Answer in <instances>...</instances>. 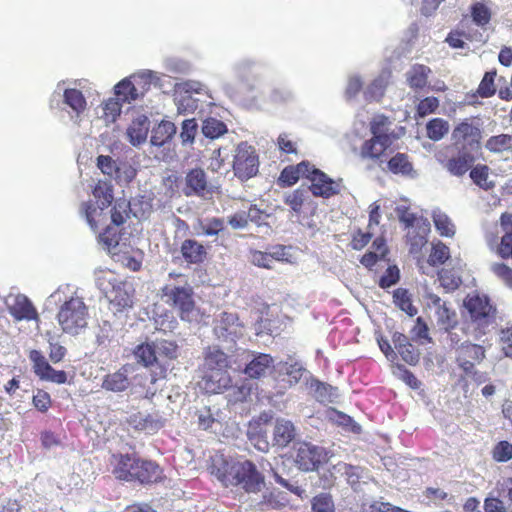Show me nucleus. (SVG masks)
I'll use <instances>...</instances> for the list:
<instances>
[{
    "label": "nucleus",
    "instance_id": "nucleus-1",
    "mask_svg": "<svg viewBox=\"0 0 512 512\" xmlns=\"http://www.w3.org/2000/svg\"><path fill=\"white\" fill-rule=\"evenodd\" d=\"M209 472L224 487H240L247 493H258L265 484L264 475L250 460L234 461L222 454L211 457Z\"/></svg>",
    "mask_w": 512,
    "mask_h": 512
},
{
    "label": "nucleus",
    "instance_id": "nucleus-2",
    "mask_svg": "<svg viewBox=\"0 0 512 512\" xmlns=\"http://www.w3.org/2000/svg\"><path fill=\"white\" fill-rule=\"evenodd\" d=\"M209 472L224 487H240L247 493H258L265 484L264 475L250 460L234 461L222 454L211 457Z\"/></svg>",
    "mask_w": 512,
    "mask_h": 512
},
{
    "label": "nucleus",
    "instance_id": "nucleus-3",
    "mask_svg": "<svg viewBox=\"0 0 512 512\" xmlns=\"http://www.w3.org/2000/svg\"><path fill=\"white\" fill-rule=\"evenodd\" d=\"M161 296L184 322L198 324L206 316L197 305L194 289L188 283L182 286L166 284L161 288Z\"/></svg>",
    "mask_w": 512,
    "mask_h": 512
},
{
    "label": "nucleus",
    "instance_id": "nucleus-4",
    "mask_svg": "<svg viewBox=\"0 0 512 512\" xmlns=\"http://www.w3.org/2000/svg\"><path fill=\"white\" fill-rule=\"evenodd\" d=\"M369 130L372 137L363 142L360 155L364 159L378 160L397 139V135L392 129V121L384 114H376L372 117Z\"/></svg>",
    "mask_w": 512,
    "mask_h": 512
},
{
    "label": "nucleus",
    "instance_id": "nucleus-5",
    "mask_svg": "<svg viewBox=\"0 0 512 512\" xmlns=\"http://www.w3.org/2000/svg\"><path fill=\"white\" fill-rule=\"evenodd\" d=\"M88 307L79 296L66 300L57 313L58 323L63 332L77 335L87 326Z\"/></svg>",
    "mask_w": 512,
    "mask_h": 512
},
{
    "label": "nucleus",
    "instance_id": "nucleus-6",
    "mask_svg": "<svg viewBox=\"0 0 512 512\" xmlns=\"http://www.w3.org/2000/svg\"><path fill=\"white\" fill-rule=\"evenodd\" d=\"M463 305L471 321L478 327L488 326L496 319L497 309L487 295L470 293L465 297Z\"/></svg>",
    "mask_w": 512,
    "mask_h": 512
},
{
    "label": "nucleus",
    "instance_id": "nucleus-7",
    "mask_svg": "<svg viewBox=\"0 0 512 512\" xmlns=\"http://www.w3.org/2000/svg\"><path fill=\"white\" fill-rule=\"evenodd\" d=\"M293 460L300 471L312 472L328 461V452L309 442H298L294 447Z\"/></svg>",
    "mask_w": 512,
    "mask_h": 512
},
{
    "label": "nucleus",
    "instance_id": "nucleus-8",
    "mask_svg": "<svg viewBox=\"0 0 512 512\" xmlns=\"http://www.w3.org/2000/svg\"><path fill=\"white\" fill-rule=\"evenodd\" d=\"M258 168L259 158L255 148L241 142L236 148L233 160L235 176L241 180H248L257 174Z\"/></svg>",
    "mask_w": 512,
    "mask_h": 512
},
{
    "label": "nucleus",
    "instance_id": "nucleus-9",
    "mask_svg": "<svg viewBox=\"0 0 512 512\" xmlns=\"http://www.w3.org/2000/svg\"><path fill=\"white\" fill-rule=\"evenodd\" d=\"M453 146L456 149L477 151L480 147L481 130L478 125L473 124L472 118H465L458 123L452 131Z\"/></svg>",
    "mask_w": 512,
    "mask_h": 512
},
{
    "label": "nucleus",
    "instance_id": "nucleus-10",
    "mask_svg": "<svg viewBox=\"0 0 512 512\" xmlns=\"http://www.w3.org/2000/svg\"><path fill=\"white\" fill-rule=\"evenodd\" d=\"M133 354L137 362L144 367H154V369L151 371L150 382L152 384L156 383L158 380L166 378L167 368L158 363L156 349L153 343H141L137 345L133 351Z\"/></svg>",
    "mask_w": 512,
    "mask_h": 512
},
{
    "label": "nucleus",
    "instance_id": "nucleus-11",
    "mask_svg": "<svg viewBox=\"0 0 512 512\" xmlns=\"http://www.w3.org/2000/svg\"><path fill=\"white\" fill-rule=\"evenodd\" d=\"M499 222L503 231L500 242H497L496 237L491 236L487 237V243L491 249L495 250L500 258L512 260V213L503 212L500 215Z\"/></svg>",
    "mask_w": 512,
    "mask_h": 512
},
{
    "label": "nucleus",
    "instance_id": "nucleus-12",
    "mask_svg": "<svg viewBox=\"0 0 512 512\" xmlns=\"http://www.w3.org/2000/svg\"><path fill=\"white\" fill-rule=\"evenodd\" d=\"M138 464L135 453H113L109 458V467L112 475L120 481L133 482Z\"/></svg>",
    "mask_w": 512,
    "mask_h": 512
},
{
    "label": "nucleus",
    "instance_id": "nucleus-13",
    "mask_svg": "<svg viewBox=\"0 0 512 512\" xmlns=\"http://www.w3.org/2000/svg\"><path fill=\"white\" fill-rule=\"evenodd\" d=\"M243 324L239 321L237 313L222 312L215 319L213 331L218 339L235 341L243 335Z\"/></svg>",
    "mask_w": 512,
    "mask_h": 512
},
{
    "label": "nucleus",
    "instance_id": "nucleus-14",
    "mask_svg": "<svg viewBox=\"0 0 512 512\" xmlns=\"http://www.w3.org/2000/svg\"><path fill=\"white\" fill-rule=\"evenodd\" d=\"M29 359L32 362L34 373L41 380L56 384H64L67 382V373L63 370H55L40 351L31 350L29 352Z\"/></svg>",
    "mask_w": 512,
    "mask_h": 512
},
{
    "label": "nucleus",
    "instance_id": "nucleus-15",
    "mask_svg": "<svg viewBox=\"0 0 512 512\" xmlns=\"http://www.w3.org/2000/svg\"><path fill=\"white\" fill-rule=\"evenodd\" d=\"M29 359L32 362L34 373L41 380L56 384H64L67 382V373L63 370H55L40 351L31 350L29 352Z\"/></svg>",
    "mask_w": 512,
    "mask_h": 512
},
{
    "label": "nucleus",
    "instance_id": "nucleus-16",
    "mask_svg": "<svg viewBox=\"0 0 512 512\" xmlns=\"http://www.w3.org/2000/svg\"><path fill=\"white\" fill-rule=\"evenodd\" d=\"M198 386L205 393L218 394L232 386V378L229 374V370H203L201 371Z\"/></svg>",
    "mask_w": 512,
    "mask_h": 512
},
{
    "label": "nucleus",
    "instance_id": "nucleus-17",
    "mask_svg": "<svg viewBox=\"0 0 512 512\" xmlns=\"http://www.w3.org/2000/svg\"><path fill=\"white\" fill-rule=\"evenodd\" d=\"M456 362L465 373H471L475 363L481 362L485 358L483 346L471 342L461 343L456 347Z\"/></svg>",
    "mask_w": 512,
    "mask_h": 512
},
{
    "label": "nucleus",
    "instance_id": "nucleus-18",
    "mask_svg": "<svg viewBox=\"0 0 512 512\" xmlns=\"http://www.w3.org/2000/svg\"><path fill=\"white\" fill-rule=\"evenodd\" d=\"M429 300L435 308V316L438 326L444 331L455 330L459 321L456 311L450 306V304L443 301L436 294H430Z\"/></svg>",
    "mask_w": 512,
    "mask_h": 512
},
{
    "label": "nucleus",
    "instance_id": "nucleus-19",
    "mask_svg": "<svg viewBox=\"0 0 512 512\" xmlns=\"http://www.w3.org/2000/svg\"><path fill=\"white\" fill-rule=\"evenodd\" d=\"M251 359L246 364L243 372L250 379L265 377L274 368V359L270 354L250 352Z\"/></svg>",
    "mask_w": 512,
    "mask_h": 512
},
{
    "label": "nucleus",
    "instance_id": "nucleus-20",
    "mask_svg": "<svg viewBox=\"0 0 512 512\" xmlns=\"http://www.w3.org/2000/svg\"><path fill=\"white\" fill-rule=\"evenodd\" d=\"M182 191L187 197H204L205 194L209 193L210 190L207 176L204 170L201 168H193L189 170L185 176V183Z\"/></svg>",
    "mask_w": 512,
    "mask_h": 512
},
{
    "label": "nucleus",
    "instance_id": "nucleus-21",
    "mask_svg": "<svg viewBox=\"0 0 512 512\" xmlns=\"http://www.w3.org/2000/svg\"><path fill=\"white\" fill-rule=\"evenodd\" d=\"M135 468L133 482L149 485L158 483L164 478L163 469L155 461L138 457V464Z\"/></svg>",
    "mask_w": 512,
    "mask_h": 512
},
{
    "label": "nucleus",
    "instance_id": "nucleus-22",
    "mask_svg": "<svg viewBox=\"0 0 512 512\" xmlns=\"http://www.w3.org/2000/svg\"><path fill=\"white\" fill-rule=\"evenodd\" d=\"M231 367L229 356L218 346H208L203 351V363L200 371L217 370L225 371Z\"/></svg>",
    "mask_w": 512,
    "mask_h": 512
},
{
    "label": "nucleus",
    "instance_id": "nucleus-23",
    "mask_svg": "<svg viewBox=\"0 0 512 512\" xmlns=\"http://www.w3.org/2000/svg\"><path fill=\"white\" fill-rule=\"evenodd\" d=\"M180 254L189 265H200L208 258V249L195 239H185L180 246Z\"/></svg>",
    "mask_w": 512,
    "mask_h": 512
},
{
    "label": "nucleus",
    "instance_id": "nucleus-24",
    "mask_svg": "<svg viewBox=\"0 0 512 512\" xmlns=\"http://www.w3.org/2000/svg\"><path fill=\"white\" fill-rule=\"evenodd\" d=\"M310 183L309 190L315 197L330 198L339 193L338 185L321 170L314 172Z\"/></svg>",
    "mask_w": 512,
    "mask_h": 512
},
{
    "label": "nucleus",
    "instance_id": "nucleus-25",
    "mask_svg": "<svg viewBox=\"0 0 512 512\" xmlns=\"http://www.w3.org/2000/svg\"><path fill=\"white\" fill-rule=\"evenodd\" d=\"M475 162L473 151L457 149V154L450 157L444 167L454 176H463Z\"/></svg>",
    "mask_w": 512,
    "mask_h": 512
},
{
    "label": "nucleus",
    "instance_id": "nucleus-26",
    "mask_svg": "<svg viewBox=\"0 0 512 512\" xmlns=\"http://www.w3.org/2000/svg\"><path fill=\"white\" fill-rule=\"evenodd\" d=\"M296 437V428L290 420L277 419L273 430V441L278 447H287Z\"/></svg>",
    "mask_w": 512,
    "mask_h": 512
},
{
    "label": "nucleus",
    "instance_id": "nucleus-27",
    "mask_svg": "<svg viewBox=\"0 0 512 512\" xmlns=\"http://www.w3.org/2000/svg\"><path fill=\"white\" fill-rule=\"evenodd\" d=\"M10 314L17 320H36L38 313L32 302L24 295L16 296L14 303L9 308Z\"/></svg>",
    "mask_w": 512,
    "mask_h": 512
},
{
    "label": "nucleus",
    "instance_id": "nucleus-28",
    "mask_svg": "<svg viewBox=\"0 0 512 512\" xmlns=\"http://www.w3.org/2000/svg\"><path fill=\"white\" fill-rule=\"evenodd\" d=\"M107 208L108 207H104L103 205L95 207L91 201L83 202L81 204V214L84 216L91 229L96 231L100 226L106 224L108 220L107 213L105 212Z\"/></svg>",
    "mask_w": 512,
    "mask_h": 512
},
{
    "label": "nucleus",
    "instance_id": "nucleus-29",
    "mask_svg": "<svg viewBox=\"0 0 512 512\" xmlns=\"http://www.w3.org/2000/svg\"><path fill=\"white\" fill-rule=\"evenodd\" d=\"M431 69L424 64H414L406 72V81L408 86L414 90H423L428 85V78L431 74Z\"/></svg>",
    "mask_w": 512,
    "mask_h": 512
},
{
    "label": "nucleus",
    "instance_id": "nucleus-30",
    "mask_svg": "<svg viewBox=\"0 0 512 512\" xmlns=\"http://www.w3.org/2000/svg\"><path fill=\"white\" fill-rule=\"evenodd\" d=\"M128 369L122 366L119 370L105 375L102 388L111 392H123L129 387Z\"/></svg>",
    "mask_w": 512,
    "mask_h": 512
},
{
    "label": "nucleus",
    "instance_id": "nucleus-31",
    "mask_svg": "<svg viewBox=\"0 0 512 512\" xmlns=\"http://www.w3.org/2000/svg\"><path fill=\"white\" fill-rule=\"evenodd\" d=\"M289 503L287 495L280 491H270L263 494L262 499L256 503L255 509L258 511L279 510L286 507Z\"/></svg>",
    "mask_w": 512,
    "mask_h": 512
},
{
    "label": "nucleus",
    "instance_id": "nucleus-32",
    "mask_svg": "<svg viewBox=\"0 0 512 512\" xmlns=\"http://www.w3.org/2000/svg\"><path fill=\"white\" fill-rule=\"evenodd\" d=\"M387 168L396 175L412 176L414 173L413 164L409 156L401 152L396 153L388 160Z\"/></svg>",
    "mask_w": 512,
    "mask_h": 512
},
{
    "label": "nucleus",
    "instance_id": "nucleus-33",
    "mask_svg": "<svg viewBox=\"0 0 512 512\" xmlns=\"http://www.w3.org/2000/svg\"><path fill=\"white\" fill-rule=\"evenodd\" d=\"M495 77L496 71H488L484 74L476 92L468 95L470 104H474L476 102L474 98L477 96H480L481 98H489L496 93V87L494 84Z\"/></svg>",
    "mask_w": 512,
    "mask_h": 512
},
{
    "label": "nucleus",
    "instance_id": "nucleus-34",
    "mask_svg": "<svg viewBox=\"0 0 512 512\" xmlns=\"http://www.w3.org/2000/svg\"><path fill=\"white\" fill-rule=\"evenodd\" d=\"M109 302L115 312H122L123 310L132 307L133 297L124 288L116 286L113 287L110 293Z\"/></svg>",
    "mask_w": 512,
    "mask_h": 512
},
{
    "label": "nucleus",
    "instance_id": "nucleus-35",
    "mask_svg": "<svg viewBox=\"0 0 512 512\" xmlns=\"http://www.w3.org/2000/svg\"><path fill=\"white\" fill-rule=\"evenodd\" d=\"M176 133L175 125L170 121H161L152 130L151 143L154 146H162Z\"/></svg>",
    "mask_w": 512,
    "mask_h": 512
},
{
    "label": "nucleus",
    "instance_id": "nucleus-36",
    "mask_svg": "<svg viewBox=\"0 0 512 512\" xmlns=\"http://www.w3.org/2000/svg\"><path fill=\"white\" fill-rule=\"evenodd\" d=\"M64 103L68 105L76 114L85 111L87 102L83 93L75 88H67L63 93Z\"/></svg>",
    "mask_w": 512,
    "mask_h": 512
},
{
    "label": "nucleus",
    "instance_id": "nucleus-37",
    "mask_svg": "<svg viewBox=\"0 0 512 512\" xmlns=\"http://www.w3.org/2000/svg\"><path fill=\"white\" fill-rule=\"evenodd\" d=\"M305 372L304 367L297 361L284 362L280 364L278 375L287 376V382L290 386L297 384Z\"/></svg>",
    "mask_w": 512,
    "mask_h": 512
},
{
    "label": "nucleus",
    "instance_id": "nucleus-38",
    "mask_svg": "<svg viewBox=\"0 0 512 512\" xmlns=\"http://www.w3.org/2000/svg\"><path fill=\"white\" fill-rule=\"evenodd\" d=\"M450 125L443 118H433L426 124V135L433 141L443 139L449 132Z\"/></svg>",
    "mask_w": 512,
    "mask_h": 512
},
{
    "label": "nucleus",
    "instance_id": "nucleus-39",
    "mask_svg": "<svg viewBox=\"0 0 512 512\" xmlns=\"http://www.w3.org/2000/svg\"><path fill=\"white\" fill-rule=\"evenodd\" d=\"M395 305L410 317L417 314L418 309L413 305L411 295L405 288H397L393 293Z\"/></svg>",
    "mask_w": 512,
    "mask_h": 512
},
{
    "label": "nucleus",
    "instance_id": "nucleus-40",
    "mask_svg": "<svg viewBox=\"0 0 512 512\" xmlns=\"http://www.w3.org/2000/svg\"><path fill=\"white\" fill-rule=\"evenodd\" d=\"M127 135L133 145H138L144 142L148 135V124L146 119H136L132 121L127 129Z\"/></svg>",
    "mask_w": 512,
    "mask_h": 512
},
{
    "label": "nucleus",
    "instance_id": "nucleus-41",
    "mask_svg": "<svg viewBox=\"0 0 512 512\" xmlns=\"http://www.w3.org/2000/svg\"><path fill=\"white\" fill-rule=\"evenodd\" d=\"M92 194L98 205L109 207L113 201V187L110 182L99 180Z\"/></svg>",
    "mask_w": 512,
    "mask_h": 512
},
{
    "label": "nucleus",
    "instance_id": "nucleus-42",
    "mask_svg": "<svg viewBox=\"0 0 512 512\" xmlns=\"http://www.w3.org/2000/svg\"><path fill=\"white\" fill-rule=\"evenodd\" d=\"M485 148L492 153H502L512 148V135L499 134L491 136L485 143Z\"/></svg>",
    "mask_w": 512,
    "mask_h": 512
},
{
    "label": "nucleus",
    "instance_id": "nucleus-43",
    "mask_svg": "<svg viewBox=\"0 0 512 512\" xmlns=\"http://www.w3.org/2000/svg\"><path fill=\"white\" fill-rule=\"evenodd\" d=\"M227 132V126L221 120L209 117L203 121L202 133L205 137L216 139Z\"/></svg>",
    "mask_w": 512,
    "mask_h": 512
},
{
    "label": "nucleus",
    "instance_id": "nucleus-44",
    "mask_svg": "<svg viewBox=\"0 0 512 512\" xmlns=\"http://www.w3.org/2000/svg\"><path fill=\"white\" fill-rule=\"evenodd\" d=\"M438 280L446 292H453L459 288L462 279L453 269H441L438 272Z\"/></svg>",
    "mask_w": 512,
    "mask_h": 512
},
{
    "label": "nucleus",
    "instance_id": "nucleus-45",
    "mask_svg": "<svg viewBox=\"0 0 512 512\" xmlns=\"http://www.w3.org/2000/svg\"><path fill=\"white\" fill-rule=\"evenodd\" d=\"M488 177L489 167L487 165L478 164L470 171V178L472 181L484 190H489L494 186L491 181H488Z\"/></svg>",
    "mask_w": 512,
    "mask_h": 512
},
{
    "label": "nucleus",
    "instance_id": "nucleus-46",
    "mask_svg": "<svg viewBox=\"0 0 512 512\" xmlns=\"http://www.w3.org/2000/svg\"><path fill=\"white\" fill-rule=\"evenodd\" d=\"M115 94L117 96V99L120 102L124 103H130L138 99L137 94L135 92V88L132 85L130 78H125L121 80L115 86Z\"/></svg>",
    "mask_w": 512,
    "mask_h": 512
},
{
    "label": "nucleus",
    "instance_id": "nucleus-47",
    "mask_svg": "<svg viewBox=\"0 0 512 512\" xmlns=\"http://www.w3.org/2000/svg\"><path fill=\"white\" fill-rule=\"evenodd\" d=\"M307 200L306 191L303 189H295L290 193H287L284 197V203L288 205L291 210L300 214L302 212V208Z\"/></svg>",
    "mask_w": 512,
    "mask_h": 512
},
{
    "label": "nucleus",
    "instance_id": "nucleus-48",
    "mask_svg": "<svg viewBox=\"0 0 512 512\" xmlns=\"http://www.w3.org/2000/svg\"><path fill=\"white\" fill-rule=\"evenodd\" d=\"M312 512H335L332 496L328 493H320L311 500Z\"/></svg>",
    "mask_w": 512,
    "mask_h": 512
},
{
    "label": "nucleus",
    "instance_id": "nucleus-49",
    "mask_svg": "<svg viewBox=\"0 0 512 512\" xmlns=\"http://www.w3.org/2000/svg\"><path fill=\"white\" fill-rule=\"evenodd\" d=\"M450 258V250L442 242H438L432 246L431 253L428 257V263L431 266H438L444 264Z\"/></svg>",
    "mask_w": 512,
    "mask_h": 512
},
{
    "label": "nucleus",
    "instance_id": "nucleus-50",
    "mask_svg": "<svg viewBox=\"0 0 512 512\" xmlns=\"http://www.w3.org/2000/svg\"><path fill=\"white\" fill-rule=\"evenodd\" d=\"M471 16L475 24L484 27L491 20V11L485 4L476 2L471 6Z\"/></svg>",
    "mask_w": 512,
    "mask_h": 512
},
{
    "label": "nucleus",
    "instance_id": "nucleus-51",
    "mask_svg": "<svg viewBox=\"0 0 512 512\" xmlns=\"http://www.w3.org/2000/svg\"><path fill=\"white\" fill-rule=\"evenodd\" d=\"M490 270L506 287L512 289L511 267L504 262H495L490 266Z\"/></svg>",
    "mask_w": 512,
    "mask_h": 512
},
{
    "label": "nucleus",
    "instance_id": "nucleus-52",
    "mask_svg": "<svg viewBox=\"0 0 512 512\" xmlns=\"http://www.w3.org/2000/svg\"><path fill=\"white\" fill-rule=\"evenodd\" d=\"M492 458L501 463L511 460L512 444L506 440L499 441L492 449Z\"/></svg>",
    "mask_w": 512,
    "mask_h": 512
},
{
    "label": "nucleus",
    "instance_id": "nucleus-53",
    "mask_svg": "<svg viewBox=\"0 0 512 512\" xmlns=\"http://www.w3.org/2000/svg\"><path fill=\"white\" fill-rule=\"evenodd\" d=\"M151 79L152 77L150 73H140L130 77L138 98L144 96V94L150 89Z\"/></svg>",
    "mask_w": 512,
    "mask_h": 512
},
{
    "label": "nucleus",
    "instance_id": "nucleus-54",
    "mask_svg": "<svg viewBox=\"0 0 512 512\" xmlns=\"http://www.w3.org/2000/svg\"><path fill=\"white\" fill-rule=\"evenodd\" d=\"M435 227L441 236L452 237L455 234L454 224L445 214H437L433 217Z\"/></svg>",
    "mask_w": 512,
    "mask_h": 512
},
{
    "label": "nucleus",
    "instance_id": "nucleus-55",
    "mask_svg": "<svg viewBox=\"0 0 512 512\" xmlns=\"http://www.w3.org/2000/svg\"><path fill=\"white\" fill-rule=\"evenodd\" d=\"M164 424L165 419L159 413L148 414L139 421V426L150 432L158 431Z\"/></svg>",
    "mask_w": 512,
    "mask_h": 512
},
{
    "label": "nucleus",
    "instance_id": "nucleus-56",
    "mask_svg": "<svg viewBox=\"0 0 512 512\" xmlns=\"http://www.w3.org/2000/svg\"><path fill=\"white\" fill-rule=\"evenodd\" d=\"M97 166L102 171V173H104L114 179L116 178V174H118V172L122 171V168H120V165H117V163L110 156H105V155L98 156Z\"/></svg>",
    "mask_w": 512,
    "mask_h": 512
},
{
    "label": "nucleus",
    "instance_id": "nucleus-57",
    "mask_svg": "<svg viewBox=\"0 0 512 512\" xmlns=\"http://www.w3.org/2000/svg\"><path fill=\"white\" fill-rule=\"evenodd\" d=\"M386 85L382 78L374 79L364 92L367 101H379L384 95Z\"/></svg>",
    "mask_w": 512,
    "mask_h": 512
},
{
    "label": "nucleus",
    "instance_id": "nucleus-58",
    "mask_svg": "<svg viewBox=\"0 0 512 512\" xmlns=\"http://www.w3.org/2000/svg\"><path fill=\"white\" fill-rule=\"evenodd\" d=\"M201 234L205 236H216L224 229V220L221 218H210L200 223Z\"/></svg>",
    "mask_w": 512,
    "mask_h": 512
},
{
    "label": "nucleus",
    "instance_id": "nucleus-59",
    "mask_svg": "<svg viewBox=\"0 0 512 512\" xmlns=\"http://www.w3.org/2000/svg\"><path fill=\"white\" fill-rule=\"evenodd\" d=\"M122 104L118 99L110 98L103 104V117L114 122L121 113Z\"/></svg>",
    "mask_w": 512,
    "mask_h": 512
},
{
    "label": "nucleus",
    "instance_id": "nucleus-60",
    "mask_svg": "<svg viewBox=\"0 0 512 512\" xmlns=\"http://www.w3.org/2000/svg\"><path fill=\"white\" fill-rule=\"evenodd\" d=\"M412 336L414 340L420 341L422 344L432 342L428 326L421 317L416 319V323L412 328Z\"/></svg>",
    "mask_w": 512,
    "mask_h": 512
},
{
    "label": "nucleus",
    "instance_id": "nucleus-61",
    "mask_svg": "<svg viewBox=\"0 0 512 512\" xmlns=\"http://www.w3.org/2000/svg\"><path fill=\"white\" fill-rule=\"evenodd\" d=\"M439 107V100L434 96L425 97L417 105L416 112L419 117L434 113Z\"/></svg>",
    "mask_w": 512,
    "mask_h": 512
},
{
    "label": "nucleus",
    "instance_id": "nucleus-62",
    "mask_svg": "<svg viewBox=\"0 0 512 512\" xmlns=\"http://www.w3.org/2000/svg\"><path fill=\"white\" fill-rule=\"evenodd\" d=\"M299 178L300 177L296 166L290 165L281 171L278 181L280 186L290 187L296 184Z\"/></svg>",
    "mask_w": 512,
    "mask_h": 512
},
{
    "label": "nucleus",
    "instance_id": "nucleus-63",
    "mask_svg": "<svg viewBox=\"0 0 512 512\" xmlns=\"http://www.w3.org/2000/svg\"><path fill=\"white\" fill-rule=\"evenodd\" d=\"M32 403L38 411L45 413L52 404L50 394L45 390L38 389L32 398Z\"/></svg>",
    "mask_w": 512,
    "mask_h": 512
},
{
    "label": "nucleus",
    "instance_id": "nucleus-64",
    "mask_svg": "<svg viewBox=\"0 0 512 512\" xmlns=\"http://www.w3.org/2000/svg\"><path fill=\"white\" fill-rule=\"evenodd\" d=\"M400 279L399 269L397 266H389L385 273L379 279V286L383 289L395 285Z\"/></svg>",
    "mask_w": 512,
    "mask_h": 512
}]
</instances>
